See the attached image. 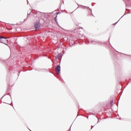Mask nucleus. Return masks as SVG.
<instances>
[{"mask_svg": "<svg viewBox=\"0 0 131 131\" xmlns=\"http://www.w3.org/2000/svg\"><path fill=\"white\" fill-rule=\"evenodd\" d=\"M0 39H5L6 40V37L0 36Z\"/></svg>", "mask_w": 131, "mask_h": 131, "instance_id": "nucleus-8", "label": "nucleus"}, {"mask_svg": "<svg viewBox=\"0 0 131 131\" xmlns=\"http://www.w3.org/2000/svg\"><path fill=\"white\" fill-rule=\"evenodd\" d=\"M55 22H56V23H58V22L57 21V17H55Z\"/></svg>", "mask_w": 131, "mask_h": 131, "instance_id": "nucleus-11", "label": "nucleus"}, {"mask_svg": "<svg viewBox=\"0 0 131 131\" xmlns=\"http://www.w3.org/2000/svg\"><path fill=\"white\" fill-rule=\"evenodd\" d=\"M31 14V10H30V12L29 11H28V12L27 18H28V16H29Z\"/></svg>", "mask_w": 131, "mask_h": 131, "instance_id": "nucleus-7", "label": "nucleus"}, {"mask_svg": "<svg viewBox=\"0 0 131 131\" xmlns=\"http://www.w3.org/2000/svg\"><path fill=\"white\" fill-rule=\"evenodd\" d=\"M60 72H61V67L60 66V65H58L55 68V72H56L58 75H60Z\"/></svg>", "mask_w": 131, "mask_h": 131, "instance_id": "nucleus-2", "label": "nucleus"}, {"mask_svg": "<svg viewBox=\"0 0 131 131\" xmlns=\"http://www.w3.org/2000/svg\"><path fill=\"white\" fill-rule=\"evenodd\" d=\"M6 41H8L7 38H6V40L4 39H0V42H1L2 43H4V45H6V46H8V44L6 43Z\"/></svg>", "mask_w": 131, "mask_h": 131, "instance_id": "nucleus-4", "label": "nucleus"}, {"mask_svg": "<svg viewBox=\"0 0 131 131\" xmlns=\"http://www.w3.org/2000/svg\"><path fill=\"white\" fill-rule=\"evenodd\" d=\"M93 128H94V126H91V129H93Z\"/></svg>", "mask_w": 131, "mask_h": 131, "instance_id": "nucleus-12", "label": "nucleus"}, {"mask_svg": "<svg viewBox=\"0 0 131 131\" xmlns=\"http://www.w3.org/2000/svg\"><path fill=\"white\" fill-rule=\"evenodd\" d=\"M84 8H87V9H89L90 13H91L92 15H93V13H92V9L90 8V7H85V6H84Z\"/></svg>", "mask_w": 131, "mask_h": 131, "instance_id": "nucleus-6", "label": "nucleus"}, {"mask_svg": "<svg viewBox=\"0 0 131 131\" xmlns=\"http://www.w3.org/2000/svg\"><path fill=\"white\" fill-rule=\"evenodd\" d=\"M99 121H100V120H98L97 123H99Z\"/></svg>", "mask_w": 131, "mask_h": 131, "instance_id": "nucleus-14", "label": "nucleus"}, {"mask_svg": "<svg viewBox=\"0 0 131 131\" xmlns=\"http://www.w3.org/2000/svg\"><path fill=\"white\" fill-rule=\"evenodd\" d=\"M70 128H71V126L70 127V128H69V129L68 130V131H70Z\"/></svg>", "mask_w": 131, "mask_h": 131, "instance_id": "nucleus-13", "label": "nucleus"}, {"mask_svg": "<svg viewBox=\"0 0 131 131\" xmlns=\"http://www.w3.org/2000/svg\"><path fill=\"white\" fill-rule=\"evenodd\" d=\"M118 23V21L117 22V23H116V24H117V23Z\"/></svg>", "mask_w": 131, "mask_h": 131, "instance_id": "nucleus-15", "label": "nucleus"}, {"mask_svg": "<svg viewBox=\"0 0 131 131\" xmlns=\"http://www.w3.org/2000/svg\"><path fill=\"white\" fill-rule=\"evenodd\" d=\"M88 41L89 43H91L92 45H98L99 46L101 45L102 43V42L101 41H97L94 40H88Z\"/></svg>", "mask_w": 131, "mask_h": 131, "instance_id": "nucleus-1", "label": "nucleus"}, {"mask_svg": "<svg viewBox=\"0 0 131 131\" xmlns=\"http://www.w3.org/2000/svg\"><path fill=\"white\" fill-rule=\"evenodd\" d=\"M110 105L111 106V107H112L113 106V100H112L110 102Z\"/></svg>", "mask_w": 131, "mask_h": 131, "instance_id": "nucleus-9", "label": "nucleus"}, {"mask_svg": "<svg viewBox=\"0 0 131 131\" xmlns=\"http://www.w3.org/2000/svg\"><path fill=\"white\" fill-rule=\"evenodd\" d=\"M33 14H34V17H37V13L32 12Z\"/></svg>", "mask_w": 131, "mask_h": 131, "instance_id": "nucleus-10", "label": "nucleus"}, {"mask_svg": "<svg viewBox=\"0 0 131 131\" xmlns=\"http://www.w3.org/2000/svg\"><path fill=\"white\" fill-rule=\"evenodd\" d=\"M60 57H62L61 54H58L57 56L55 57L56 59H60Z\"/></svg>", "mask_w": 131, "mask_h": 131, "instance_id": "nucleus-5", "label": "nucleus"}, {"mask_svg": "<svg viewBox=\"0 0 131 131\" xmlns=\"http://www.w3.org/2000/svg\"><path fill=\"white\" fill-rule=\"evenodd\" d=\"M40 27V24L39 23H36L34 25V28L35 30H38Z\"/></svg>", "mask_w": 131, "mask_h": 131, "instance_id": "nucleus-3", "label": "nucleus"}]
</instances>
